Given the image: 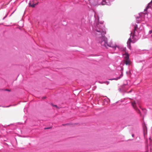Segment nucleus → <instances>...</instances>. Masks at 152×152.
<instances>
[{"label":"nucleus","mask_w":152,"mask_h":152,"mask_svg":"<svg viewBox=\"0 0 152 152\" xmlns=\"http://www.w3.org/2000/svg\"><path fill=\"white\" fill-rule=\"evenodd\" d=\"M49 128H45V129H49Z\"/></svg>","instance_id":"5701e85b"},{"label":"nucleus","mask_w":152,"mask_h":152,"mask_svg":"<svg viewBox=\"0 0 152 152\" xmlns=\"http://www.w3.org/2000/svg\"><path fill=\"white\" fill-rule=\"evenodd\" d=\"M132 105L134 109V110L136 111V112L140 114V110L137 108V104L136 103L135 101H134L131 102Z\"/></svg>","instance_id":"7ed1b4c3"},{"label":"nucleus","mask_w":152,"mask_h":152,"mask_svg":"<svg viewBox=\"0 0 152 152\" xmlns=\"http://www.w3.org/2000/svg\"><path fill=\"white\" fill-rule=\"evenodd\" d=\"M37 1L36 0H33L32 1H30L29 3V6L30 7H34L35 6L38 4V2L37 3H35V1Z\"/></svg>","instance_id":"39448f33"},{"label":"nucleus","mask_w":152,"mask_h":152,"mask_svg":"<svg viewBox=\"0 0 152 152\" xmlns=\"http://www.w3.org/2000/svg\"><path fill=\"white\" fill-rule=\"evenodd\" d=\"M110 102V100L108 98H106L104 99H103V103H104L103 104L104 105L107 104L108 103H109Z\"/></svg>","instance_id":"0eeeda50"},{"label":"nucleus","mask_w":152,"mask_h":152,"mask_svg":"<svg viewBox=\"0 0 152 152\" xmlns=\"http://www.w3.org/2000/svg\"><path fill=\"white\" fill-rule=\"evenodd\" d=\"M21 21L22 22H23V21Z\"/></svg>","instance_id":"cd10ccee"},{"label":"nucleus","mask_w":152,"mask_h":152,"mask_svg":"<svg viewBox=\"0 0 152 152\" xmlns=\"http://www.w3.org/2000/svg\"><path fill=\"white\" fill-rule=\"evenodd\" d=\"M132 137H133L134 136V134H132Z\"/></svg>","instance_id":"b1692460"},{"label":"nucleus","mask_w":152,"mask_h":152,"mask_svg":"<svg viewBox=\"0 0 152 152\" xmlns=\"http://www.w3.org/2000/svg\"><path fill=\"white\" fill-rule=\"evenodd\" d=\"M132 91V90H131L130 91H129L127 92V93H129L131 92Z\"/></svg>","instance_id":"dca6fc26"},{"label":"nucleus","mask_w":152,"mask_h":152,"mask_svg":"<svg viewBox=\"0 0 152 152\" xmlns=\"http://www.w3.org/2000/svg\"><path fill=\"white\" fill-rule=\"evenodd\" d=\"M104 21H101L100 23H97L95 27H93L94 30L96 31V39L99 41L102 46H104L106 48L109 47L113 48V49L115 50L117 49L120 51H124L125 48L122 47L117 45H113L112 43H107V40L106 37L105 36L106 34L105 28L103 23Z\"/></svg>","instance_id":"f257e3e1"},{"label":"nucleus","mask_w":152,"mask_h":152,"mask_svg":"<svg viewBox=\"0 0 152 152\" xmlns=\"http://www.w3.org/2000/svg\"><path fill=\"white\" fill-rule=\"evenodd\" d=\"M121 74L120 76H119V77H116V78L110 79V80H117L118 79H120L121 77H122L123 76V72L122 71H121Z\"/></svg>","instance_id":"6e6552de"},{"label":"nucleus","mask_w":152,"mask_h":152,"mask_svg":"<svg viewBox=\"0 0 152 152\" xmlns=\"http://www.w3.org/2000/svg\"><path fill=\"white\" fill-rule=\"evenodd\" d=\"M16 10H14L12 13H11V14L9 15V16H11V15Z\"/></svg>","instance_id":"2eb2a0df"},{"label":"nucleus","mask_w":152,"mask_h":152,"mask_svg":"<svg viewBox=\"0 0 152 152\" xmlns=\"http://www.w3.org/2000/svg\"><path fill=\"white\" fill-rule=\"evenodd\" d=\"M148 33L149 34H151L152 33V30L149 31Z\"/></svg>","instance_id":"4468645a"},{"label":"nucleus","mask_w":152,"mask_h":152,"mask_svg":"<svg viewBox=\"0 0 152 152\" xmlns=\"http://www.w3.org/2000/svg\"><path fill=\"white\" fill-rule=\"evenodd\" d=\"M152 3V0L148 4V6L146 7V8L144 10V11H146L147 9L151 7V4Z\"/></svg>","instance_id":"9d476101"},{"label":"nucleus","mask_w":152,"mask_h":152,"mask_svg":"<svg viewBox=\"0 0 152 152\" xmlns=\"http://www.w3.org/2000/svg\"><path fill=\"white\" fill-rule=\"evenodd\" d=\"M151 36L152 37V34L151 35Z\"/></svg>","instance_id":"bb28decb"},{"label":"nucleus","mask_w":152,"mask_h":152,"mask_svg":"<svg viewBox=\"0 0 152 152\" xmlns=\"http://www.w3.org/2000/svg\"><path fill=\"white\" fill-rule=\"evenodd\" d=\"M137 27V25H136L134 26V28L133 31L130 33V37L128 39L127 42L128 45H129V44L130 45L131 42L134 43L136 41L135 38V33Z\"/></svg>","instance_id":"f03ea898"},{"label":"nucleus","mask_w":152,"mask_h":152,"mask_svg":"<svg viewBox=\"0 0 152 152\" xmlns=\"http://www.w3.org/2000/svg\"><path fill=\"white\" fill-rule=\"evenodd\" d=\"M5 91H10V90L8 89H6L5 90Z\"/></svg>","instance_id":"6ab92c4d"},{"label":"nucleus","mask_w":152,"mask_h":152,"mask_svg":"<svg viewBox=\"0 0 152 152\" xmlns=\"http://www.w3.org/2000/svg\"><path fill=\"white\" fill-rule=\"evenodd\" d=\"M107 83V84H108L109 83V81H104V82L102 83Z\"/></svg>","instance_id":"f8f14e48"},{"label":"nucleus","mask_w":152,"mask_h":152,"mask_svg":"<svg viewBox=\"0 0 152 152\" xmlns=\"http://www.w3.org/2000/svg\"><path fill=\"white\" fill-rule=\"evenodd\" d=\"M113 0H102V5H110Z\"/></svg>","instance_id":"20e7f679"},{"label":"nucleus","mask_w":152,"mask_h":152,"mask_svg":"<svg viewBox=\"0 0 152 152\" xmlns=\"http://www.w3.org/2000/svg\"><path fill=\"white\" fill-rule=\"evenodd\" d=\"M8 14V13H7V14L6 15H5V16L3 18V20H4L7 17Z\"/></svg>","instance_id":"ddd939ff"},{"label":"nucleus","mask_w":152,"mask_h":152,"mask_svg":"<svg viewBox=\"0 0 152 152\" xmlns=\"http://www.w3.org/2000/svg\"><path fill=\"white\" fill-rule=\"evenodd\" d=\"M127 74L129 76H130L131 75V71L129 70V71L126 72Z\"/></svg>","instance_id":"9b49d317"},{"label":"nucleus","mask_w":152,"mask_h":152,"mask_svg":"<svg viewBox=\"0 0 152 152\" xmlns=\"http://www.w3.org/2000/svg\"><path fill=\"white\" fill-rule=\"evenodd\" d=\"M68 124H63L62 125H63V126H64V125H67Z\"/></svg>","instance_id":"412c9836"},{"label":"nucleus","mask_w":152,"mask_h":152,"mask_svg":"<svg viewBox=\"0 0 152 152\" xmlns=\"http://www.w3.org/2000/svg\"><path fill=\"white\" fill-rule=\"evenodd\" d=\"M123 55L125 59L124 60L129 59V55L128 53H125Z\"/></svg>","instance_id":"1a4fd4ad"},{"label":"nucleus","mask_w":152,"mask_h":152,"mask_svg":"<svg viewBox=\"0 0 152 152\" xmlns=\"http://www.w3.org/2000/svg\"><path fill=\"white\" fill-rule=\"evenodd\" d=\"M52 106H53V107H56L57 108V106L56 105H53H53H52Z\"/></svg>","instance_id":"a211bd4d"},{"label":"nucleus","mask_w":152,"mask_h":152,"mask_svg":"<svg viewBox=\"0 0 152 152\" xmlns=\"http://www.w3.org/2000/svg\"><path fill=\"white\" fill-rule=\"evenodd\" d=\"M144 14V15H147V13H144V14Z\"/></svg>","instance_id":"4be33fe9"},{"label":"nucleus","mask_w":152,"mask_h":152,"mask_svg":"<svg viewBox=\"0 0 152 152\" xmlns=\"http://www.w3.org/2000/svg\"><path fill=\"white\" fill-rule=\"evenodd\" d=\"M143 132L144 135H145V128H144L143 129Z\"/></svg>","instance_id":"f3484780"},{"label":"nucleus","mask_w":152,"mask_h":152,"mask_svg":"<svg viewBox=\"0 0 152 152\" xmlns=\"http://www.w3.org/2000/svg\"><path fill=\"white\" fill-rule=\"evenodd\" d=\"M122 89L124 91H125V90L124 88H123V87H122Z\"/></svg>","instance_id":"aec40b11"},{"label":"nucleus","mask_w":152,"mask_h":152,"mask_svg":"<svg viewBox=\"0 0 152 152\" xmlns=\"http://www.w3.org/2000/svg\"><path fill=\"white\" fill-rule=\"evenodd\" d=\"M140 17V16H139V17H138L137 18H139Z\"/></svg>","instance_id":"393cba45"},{"label":"nucleus","mask_w":152,"mask_h":152,"mask_svg":"<svg viewBox=\"0 0 152 152\" xmlns=\"http://www.w3.org/2000/svg\"><path fill=\"white\" fill-rule=\"evenodd\" d=\"M124 64H125L126 65H130V61L129 59L124 60L123 61Z\"/></svg>","instance_id":"423d86ee"},{"label":"nucleus","mask_w":152,"mask_h":152,"mask_svg":"<svg viewBox=\"0 0 152 152\" xmlns=\"http://www.w3.org/2000/svg\"><path fill=\"white\" fill-rule=\"evenodd\" d=\"M45 98H46L45 97H43V98H44V99H45Z\"/></svg>","instance_id":"a878e982"}]
</instances>
